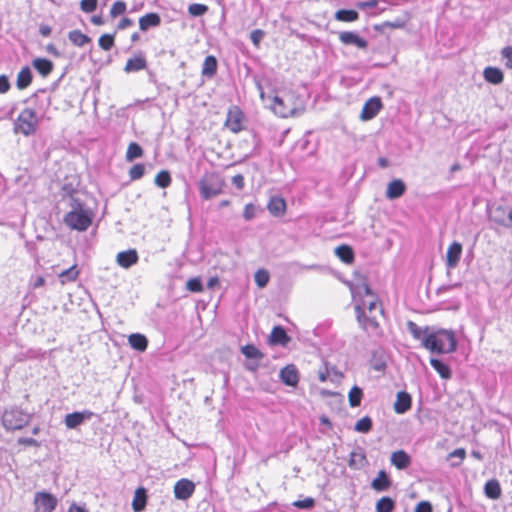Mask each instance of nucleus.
<instances>
[{
    "label": "nucleus",
    "mask_w": 512,
    "mask_h": 512,
    "mask_svg": "<svg viewBox=\"0 0 512 512\" xmlns=\"http://www.w3.org/2000/svg\"><path fill=\"white\" fill-rule=\"evenodd\" d=\"M350 290L355 301L354 309L359 325L372 335H381L379 318L383 316V308L378 296L365 280L351 285Z\"/></svg>",
    "instance_id": "obj_1"
},
{
    "label": "nucleus",
    "mask_w": 512,
    "mask_h": 512,
    "mask_svg": "<svg viewBox=\"0 0 512 512\" xmlns=\"http://www.w3.org/2000/svg\"><path fill=\"white\" fill-rule=\"evenodd\" d=\"M407 327L412 337L431 353L450 354L457 350L456 333L451 329L421 328L412 321L407 323Z\"/></svg>",
    "instance_id": "obj_2"
},
{
    "label": "nucleus",
    "mask_w": 512,
    "mask_h": 512,
    "mask_svg": "<svg viewBox=\"0 0 512 512\" xmlns=\"http://www.w3.org/2000/svg\"><path fill=\"white\" fill-rule=\"evenodd\" d=\"M271 110L282 118L293 117L305 110V101L292 87H281L274 91Z\"/></svg>",
    "instance_id": "obj_3"
},
{
    "label": "nucleus",
    "mask_w": 512,
    "mask_h": 512,
    "mask_svg": "<svg viewBox=\"0 0 512 512\" xmlns=\"http://www.w3.org/2000/svg\"><path fill=\"white\" fill-rule=\"evenodd\" d=\"M94 214L78 199H72L71 210L63 217L64 224L71 230L86 231L93 222Z\"/></svg>",
    "instance_id": "obj_4"
},
{
    "label": "nucleus",
    "mask_w": 512,
    "mask_h": 512,
    "mask_svg": "<svg viewBox=\"0 0 512 512\" xmlns=\"http://www.w3.org/2000/svg\"><path fill=\"white\" fill-rule=\"evenodd\" d=\"M38 125L39 119L36 111L31 107H26L20 111L15 119L13 131L15 134L28 137L36 133Z\"/></svg>",
    "instance_id": "obj_5"
},
{
    "label": "nucleus",
    "mask_w": 512,
    "mask_h": 512,
    "mask_svg": "<svg viewBox=\"0 0 512 512\" xmlns=\"http://www.w3.org/2000/svg\"><path fill=\"white\" fill-rule=\"evenodd\" d=\"M225 186V179L216 172L205 173L199 182L200 194L205 200L221 194Z\"/></svg>",
    "instance_id": "obj_6"
},
{
    "label": "nucleus",
    "mask_w": 512,
    "mask_h": 512,
    "mask_svg": "<svg viewBox=\"0 0 512 512\" xmlns=\"http://www.w3.org/2000/svg\"><path fill=\"white\" fill-rule=\"evenodd\" d=\"M31 415L19 407L6 409L2 416L3 426L7 430H20L29 424Z\"/></svg>",
    "instance_id": "obj_7"
},
{
    "label": "nucleus",
    "mask_w": 512,
    "mask_h": 512,
    "mask_svg": "<svg viewBox=\"0 0 512 512\" xmlns=\"http://www.w3.org/2000/svg\"><path fill=\"white\" fill-rule=\"evenodd\" d=\"M247 117L243 110L237 106L232 105L228 108L224 127L230 132L237 134L246 129Z\"/></svg>",
    "instance_id": "obj_8"
},
{
    "label": "nucleus",
    "mask_w": 512,
    "mask_h": 512,
    "mask_svg": "<svg viewBox=\"0 0 512 512\" xmlns=\"http://www.w3.org/2000/svg\"><path fill=\"white\" fill-rule=\"evenodd\" d=\"M57 498L49 492H37L34 496V512H53Z\"/></svg>",
    "instance_id": "obj_9"
},
{
    "label": "nucleus",
    "mask_w": 512,
    "mask_h": 512,
    "mask_svg": "<svg viewBox=\"0 0 512 512\" xmlns=\"http://www.w3.org/2000/svg\"><path fill=\"white\" fill-rule=\"evenodd\" d=\"M173 491L176 499L187 500L193 495L195 484L189 479L182 478L175 483Z\"/></svg>",
    "instance_id": "obj_10"
},
{
    "label": "nucleus",
    "mask_w": 512,
    "mask_h": 512,
    "mask_svg": "<svg viewBox=\"0 0 512 512\" xmlns=\"http://www.w3.org/2000/svg\"><path fill=\"white\" fill-rule=\"evenodd\" d=\"M491 219L498 225L512 228V208L497 206L491 213Z\"/></svg>",
    "instance_id": "obj_11"
},
{
    "label": "nucleus",
    "mask_w": 512,
    "mask_h": 512,
    "mask_svg": "<svg viewBox=\"0 0 512 512\" xmlns=\"http://www.w3.org/2000/svg\"><path fill=\"white\" fill-rule=\"evenodd\" d=\"M382 109V102L379 97H372L366 101L361 111L362 120L373 119Z\"/></svg>",
    "instance_id": "obj_12"
},
{
    "label": "nucleus",
    "mask_w": 512,
    "mask_h": 512,
    "mask_svg": "<svg viewBox=\"0 0 512 512\" xmlns=\"http://www.w3.org/2000/svg\"><path fill=\"white\" fill-rule=\"evenodd\" d=\"M339 40L343 45H354L359 49H366L368 42L352 31H343L339 33Z\"/></svg>",
    "instance_id": "obj_13"
},
{
    "label": "nucleus",
    "mask_w": 512,
    "mask_h": 512,
    "mask_svg": "<svg viewBox=\"0 0 512 512\" xmlns=\"http://www.w3.org/2000/svg\"><path fill=\"white\" fill-rule=\"evenodd\" d=\"M281 381L291 387H296L299 382V372L295 365L289 364L280 370Z\"/></svg>",
    "instance_id": "obj_14"
},
{
    "label": "nucleus",
    "mask_w": 512,
    "mask_h": 512,
    "mask_svg": "<svg viewBox=\"0 0 512 512\" xmlns=\"http://www.w3.org/2000/svg\"><path fill=\"white\" fill-rule=\"evenodd\" d=\"M462 255V245L459 242H453L449 245L446 252V265L450 269L457 267Z\"/></svg>",
    "instance_id": "obj_15"
},
{
    "label": "nucleus",
    "mask_w": 512,
    "mask_h": 512,
    "mask_svg": "<svg viewBox=\"0 0 512 512\" xmlns=\"http://www.w3.org/2000/svg\"><path fill=\"white\" fill-rule=\"evenodd\" d=\"M139 260L138 253L135 249H129L126 251H121L116 256L117 264L125 269L130 268L135 265Z\"/></svg>",
    "instance_id": "obj_16"
},
{
    "label": "nucleus",
    "mask_w": 512,
    "mask_h": 512,
    "mask_svg": "<svg viewBox=\"0 0 512 512\" xmlns=\"http://www.w3.org/2000/svg\"><path fill=\"white\" fill-rule=\"evenodd\" d=\"M93 416L91 411L73 412L65 416L64 422L67 428L74 429L81 425L85 420Z\"/></svg>",
    "instance_id": "obj_17"
},
{
    "label": "nucleus",
    "mask_w": 512,
    "mask_h": 512,
    "mask_svg": "<svg viewBox=\"0 0 512 512\" xmlns=\"http://www.w3.org/2000/svg\"><path fill=\"white\" fill-rule=\"evenodd\" d=\"M269 213L275 217L284 216L287 210V204L283 197L273 196L267 203Z\"/></svg>",
    "instance_id": "obj_18"
},
{
    "label": "nucleus",
    "mask_w": 512,
    "mask_h": 512,
    "mask_svg": "<svg viewBox=\"0 0 512 512\" xmlns=\"http://www.w3.org/2000/svg\"><path fill=\"white\" fill-rule=\"evenodd\" d=\"M147 61L142 53H138L126 61L124 71L126 73L138 72L146 69Z\"/></svg>",
    "instance_id": "obj_19"
},
{
    "label": "nucleus",
    "mask_w": 512,
    "mask_h": 512,
    "mask_svg": "<svg viewBox=\"0 0 512 512\" xmlns=\"http://www.w3.org/2000/svg\"><path fill=\"white\" fill-rule=\"evenodd\" d=\"M391 464L399 470H404L411 465V457L404 450H397L391 454Z\"/></svg>",
    "instance_id": "obj_20"
},
{
    "label": "nucleus",
    "mask_w": 512,
    "mask_h": 512,
    "mask_svg": "<svg viewBox=\"0 0 512 512\" xmlns=\"http://www.w3.org/2000/svg\"><path fill=\"white\" fill-rule=\"evenodd\" d=\"M291 338L287 335L285 329L281 326H275L269 336V343L271 345L286 346Z\"/></svg>",
    "instance_id": "obj_21"
},
{
    "label": "nucleus",
    "mask_w": 512,
    "mask_h": 512,
    "mask_svg": "<svg viewBox=\"0 0 512 512\" xmlns=\"http://www.w3.org/2000/svg\"><path fill=\"white\" fill-rule=\"evenodd\" d=\"M391 479L384 470H380L372 480L371 487L377 492L387 491L391 487Z\"/></svg>",
    "instance_id": "obj_22"
},
{
    "label": "nucleus",
    "mask_w": 512,
    "mask_h": 512,
    "mask_svg": "<svg viewBox=\"0 0 512 512\" xmlns=\"http://www.w3.org/2000/svg\"><path fill=\"white\" fill-rule=\"evenodd\" d=\"M411 396L404 391L398 392L394 403V410L398 414H403L411 408Z\"/></svg>",
    "instance_id": "obj_23"
},
{
    "label": "nucleus",
    "mask_w": 512,
    "mask_h": 512,
    "mask_svg": "<svg viewBox=\"0 0 512 512\" xmlns=\"http://www.w3.org/2000/svg\"><path fill=\"white\" fill-rule=\"evenodd\" d=\"M406 190V186L400 179L392 180L386 189V197L388 199H397L401 197Z\"/></svg>",
    "instance_id": "obj_24"
},
{
    "label": "nucleus",
    "mask_w": 512,
    "mask_h": 512,
    "mask_svg": "<svg viewBox=\"0 0 512 512\" xmlns=\"http://www.w3.org/2000/svg\"><path fill=\"white\" fill-rule=\"evenodd\" d=\"M161 23V17L158 13L151 12L139 18V29L146 31L151 27H157Z\"/></svg>",
    "instance_id": "obj_25"
},
{
    "label": "nucleus",
    "mask_w": 512,
    "mask_h": 512,
    "mask_svg": "<svg viewBox=\"0 0 512 512\" xmlns=\"http://www.w3.org/2000/svg\"><path fill=\"white\" fill-rule=\"evenodd\" d=\"M147 504V492L144 487H139L135 490L133 500H132V509L134 512H141L145 509Z\"/></svg>",
    "instance_id": "obj_26"
},
{
    "label": "nucleus",
    "mask_w": 512,
    "mask_h": 512,
    "mask_svg": "<svg viewBox=\"0 0 512 512\" xmlns=\"http://www.w3.org/2000/svg\"><path fill=\"white\" fill-rule=\"evenodd\" d=\"M484 79L491 84L497 85L503 82L504 74L501 69L497 67H486L483 71Z\"/></svg>",
    "instance_id": "obj_27"
},
{
    "label": "nucleus",
    "mask_w": 512,
    "mask_h": 512,
    "mask_svg": "<svg viewBox=\"0 0 512 512\" xmlns=\"http://www.w3.org/2000/svg\"><path fill=\"white\" fill-rule=\"evenodd\" d=\"M129 345L136 351L144 352L148 347V339L140 333H133L128 337Z\"/></svg>",
    "instance_id": "obj_28"
},
{
    "label": "nucleus",
    "mask_w": 512,
    "mask_h": 512,
    "mask_svg": "<svg viewBox=\"0 0 512 512\" xmlns=\"http://www.w3.org/2000/svg\"><path fill=\"white\" fill-rule=\"evenodd\" d=\"M32 64L37 72L43 77L48 76L54 68L52 61L47 58H36L33 60Z\"/></svg>",
    "instance_id": "obj_29"
},
{
    "label": "nucleus",
    "mask_w": 512,
    "mask_h": 512,
    "mask_svg": "<svg viewBox=\"0 0 512 512\" xmlns=\"http://www.w3.org/2000/svg\"><path fill=\"white\" fill-rule=\"evenodd\" d=\"M68 39L76 47H83L92 41V39L87 34H84L78 29L70 31L68 33Z\"/></svg>",
    "instance_id": "obj_30"
},
{
    "label": "nucleus",
    "mask_w": 512,
    "mask_h": 512,
    "mask_svg": "<svg viewBox=\"0 0 512 512\" xmlns=\"http://www.w3.org/2000/svg\"><path fill=\"white\" fill-rule=\"evenodd\" d=\"M336 256L346 264H352L354 261V251L346 244L340 245L335 249Z\"/></svg>",
    "instance_id": "obj_31"
},
{
    "label": "nucleus",
    "mask_w": 512,
    "mask_h": 512,
    "mask_svg": "<svg viewBox=\"0 0 512 512\" xmlns=\"http://www.w3.org/2000/svg\"><path fill=\"white\" fill-rule=\"evenodd\" d=\"M218 62L215 56L209 55L204 59L202 64V75L206 77H213L217 72Z\"/></svg>",
    "instance_id": "obj_32"
},
{
    "label": "nucleus",
    "mask_w": 512,
    "mask_h": 512,
    "mask_svg": "<svg viewBox=\"0 0 512 512\" xmlns=\"http://www.w3.org/2000/svg\"><path fill=\"white\" fill-rule=\"evenodd\" d=\"M80 271L77 268V265L74 264L70 268L63 270L59 275V281L62 285H65L70 282H75L79 277Z\"/></svg>",
    "instance_id": "obj_33"
},
{
    "label": "nucleus",
    "mask_w": 512,
    "mask_h": 512,
    "mask_svg": "<svg viewBox=\"0 0 512 512\" xmlns=\"http://www.w3.org/2000/svg\"><path fill=\"white\" fill-rule=\"evenodd\" d=\"M430 365L434 368V370L439 374L442 379H450L452 376V371L450 367L437 358L430 359Z\"/></svg>",
    "instance_id": "obj_34"
},
{
    "label": "nucleus",
    "mask_w": 512,
    "mask_h": 512,
    "mask_svg": "<svg viewBox=\"0 0 512 512\" xmlns=\"http://www.w3.org/2000/svg\"><path fill=\"white\" fill-rule=\"evenodd\" d=\"M334 18L340 22L350 23L357 21L359 19V14L353 9H341L336 11Z\"/></svg>",
    "instance_id": "obj_35"
},
{
    "label": "nucleus",
    "mask_w": 512,
    "mask_h": 512,
    "mask_svg": "<svg viewBox=\"0 0 512 512\" xmlns=\"http://www.w3.org/2000/svg\"><path fill=\"white\" fill-rule=\"evenodd\" d=\"M484 490L486 496L493 500L498 499L502 492L499 482L495 479L486 482Z\"/></svg>",
    "instance_id": "obj_36"
},
{
    "label": "nucleus",
    "mask_w": 512,
    "mask_h": 512,
    "mask_svg": "<svg viewBox=\"0 0 512 512\" xmlns=\"http://www.w3.org/2000/svg\"><path fill=\"white\" fill-rule=\"evenodd\" d=\"M32 82V74L28 67L22 68L17 74V87L22 90L27 88Z\"/></svg>",
    "instance_id": "obj_37"
},
{
    "label": "nucleus",
    "mask_w": 512,
    "mask_h": 512,
    "mask_svg": "<svg viewBox=\"0 0 512 512\" xmlns=\"http://www.w3.org/2000/svg\"><path fill=\"white\" fill-rule=\"evenodd\" d=\"M143 153V149L138 143L131 142L127 147L125 158L128 162H132L134 159L142 157Z\"/></svg>",
    "instance_id": "obj_38"
},
{
    "label": "nucleus",
    "mask_w": 512,
    "mask_h": 512,
    "mask_svg": "<svg viewBox=\"0 0 512 512\" xmlns=\"http://www.w3.org/2000/svg\"><path fill=\"white\" fill-rule=\"evenodd\" d=\"M376 512H392L395 508V502L392 498L384 496L376 502Z\"/></svg>",
    "instance_id": "obj_39"
},
{
    "label": "nucleus",
    "mask_w": 512,
    "mask_h": 512,
    "mask_svg": "<svg viewBox=\"0 0 512 512\" xmlns=\"http://www.w3.org/2000/svg\"><path fill=\"white\" fill-rule=\"evenodd\" d=\"M363 398L362 389L358 386H353L348 393V401L351 407H358Z\"/></svg>",
    "instance_id": "obj_40"
},
{
    "label": "nucleus",
    "mask_w": 512,
    "mask_h": 512,
    "mask_svg": "<svg viewBox=\"0 0 512 512\" xmlns=\"http://www.w3.org/2000/svg\"><path fill=\"white\" fill-rule=\"evenodd\" d=\"M242 354L249 359H262L264 354L253 344H247L241 348Z\"/></svg>",
    "instance_id": "obj_41"
},
{
    "label": "nucleus",
    "mask_w": 512,
    "mask_h": 512,
    "mask_svg": "<svg viewBox=\"0 0 512 512\" xmlns=\"http://www.w3.org/2000/svg\"><path fill=\"white\" fill-rule=\"evenodd\" d=\"M171 175L167 170L158 172L155 176V184L160 188H167L171 185Z\"/></svg>",
    "instance_id": "obj_42"
},
{
    "label": "nucleus",
    "mask_w": 512,
    "mask_h": 512,
    "mask_svg": "<svg viewBox=\"0 0 512 512\" xmlns=\"http://www.w3.org/2000/svg\"><path fill=\"white\" fill-rule=\"evenodd\" d=\"M99 47L104 51H109L115 45L114 34H103L98 39Z\"/></svg>",
    "instance_id": "obj_43"
},
{
    "label": "nucleus",
    "mask_w": 512,
    "mask_h": 512,
    "mask_svg": "<svg viewBox=\"0 0 512 512\" xmlns=\"http://www.w3.org/2000/svg\"><path fill=\"white\" fill-rule=\"evenodd\" d=\"M354 429L360 433H368L372 429V419L369 416L362 417L356 422Z\"/></svg>",
    "instance_id": "obj_44"
},
{
    "label": "nucleus",
    "mask_w": 512,
    "mask_h": 512,
    "mask_svg": "<svg viewBox=\"0 0 512 512\" xmlns=\"http://www.w3.org/2000/svg\"><path fill=\"white\" fill-rule=\"evenodd\" d=\"M129 178L132 181L139 180L145 174V165L143 163H137L129 169Z\"/></svg>",
    "instance_id": "obj_45"
},
{
    "label": "nucleus",
    "mask_w": 512,
    "mask_h": 512,
    "mask_svg": "<svg viewBox=\"0 0 512 512\" xmlns=\"http://www.w3.org/2000/svg\"><path fill=\"white\" fill-rule=\"evenodd\" d=\"M126 9H127L126 3L124 1L119 0L112 4L109 13L112 18H116V17L124 14L126 12Z\"/></svg>",
    "instance_id": "obj_46"
},
{
    "label": "nucleus",
    "mask_w": 512,
    "mask_h": 512,
    "mask_svg": "<svg viewBox=\"0 0 512 512\" xmlns=\"http://www.w3.org/2000/svg\"><path fill=\"white\" fill-rule=\"evenodd\" d=\"M254 279L259 288H264L268 284L270 276L268 271L260 269L255 273Z\"/></svg>",
    "instance_id": "obj_47"
},
{
    "label": "nucleus",
    "mask_w": 512,
    "mask_h": 512,
    "mask_svg": "<svg viewBox=\"0 0 512 512\" xmlns=\"http://www.w3.org/2000/svg\"><path fill=\"white\" fill-rule=\"evenodd\" d=\"M208 11V6L201 3H193L188 6V13L191 16H202Z\"/></svg>",
    "instance_id": "obj_48"
},
{
    "label": "nucleus",
    "mask_w": 512,
    "mask_h": 512,
    "mask_svg": "<svg viewBox=\"0 0 512 512\" xmlns=\"http://www.w3.org/2000/svg\"><path fill=\"white\" fill-rule=\"evenodd\" d=\"M98 0H81L80 9L84 13H92L96 10Z\"/></svg>",
    "instance_id": "obj_49"
},
{
    "label": "nucleus",
    "mask_w": 512,
    "mask_h": 512,
    "mask_svg": "<svg viewBox=\"0 0 512 512\" xmlns=\"http://www.w3.org/2000/svg\"><path fill=\"white\" fill-rule=\"evenodd\" d=\"M292 505L298 509H311L315 506V500L312 497H307L303 500H296Z\"/></svg>",
    "instance_id": "obj_50"
},
{
    "label": "nucleus",
    "mask_w": 512,
    "mask_h": 512,
    "mask_svg": "<svg viewBox=\"0 0 512 512\" xmlns=\"http://www.w3.org/2000/svg\"><path fill=\"white\" fill-rule=\"evenodd\" d=\"M186 288L191 292L200 293L203 291V286L199 278H191L186 283Z\"/></svg>",
    "instance_id": "obj_51"
},
{
    "label": "nucleus",
    "mask_w": 512,
    "mask_h": 512,
    "mask_svg": "<svg viewBox=\"0 0 512 512\" xmlns=\"http://www.w3.org/2000/svg\"><path fill=\"white\" fill-rule=\"evenodd\" d=\"M257 212V208L254 204L249 203L246 204L243 209V217L246 221H250L255 218Z\"/></svg>",
    "instance_id": "obj_52"
},
{
    "label": "nucleus",
    "mask_w": 512,
    "mask_h": 512,
    "mask_svg": "<svg viewBox=\"0 0 512 512\" xmlns=\"http://www.w3.org/2000/svg\"><path fill=\"white\" fill-rule=\"evenodd\" d=\"M265 33L261 29L253 30L250 34V39L255 47H259L260 42L262 41Z\"/></svg>",
    "instance_id": "obj_53"
},
{
    "label": "nucleus",
    "mask_w": 512,
    "mask_h": 512,
    "mask_svg": "<svg viewBox=\"0 0 512 512\" xmlns=\"http://www.w3.org/2000/svg\"><path fill=\"white\" fill-rule=\"evenodd\" d=\"M501 55L506 59L505 66L512 68V46H506L501 50Z\"/></svg>",
    "instance_id": "obj_54"
},
{
    "label": "nucleus",
    "mask_w": 512,
    "mask_h": 512,
    "mask_svg": "<svg viewBox=\"0 0 512 512\" xmlns=\"http://www.w3.org/2000/svg\"><path fill=\"white\" fill-rule=\"evenodd\" d=\"M18 444L24 447H39L40 443L34 438L21 437L18 439Z\"/></svg>",
    "instance_id": "obj_55"
},
{
    "label": "nucleus",
    "mask_w": 512,
    "mask_h": 512,
    "mask_svg": "<svg viewBox=\"0 0 512 512\" xmlns=\"http://www.w3.org/2000/svg\"><path fill=\"white\" fill-rule=\"evenodd\" d=\"M231 182L238 190H242L245 187V178L242 174L234 175Z\"/></svg>",
    "instance_id": "obj_56"
},
{
    "label": "nucleus",
    "mask_w": 512,
    "mask_h": 512,
    "mask_svg": "<svg viewBox=\"0 0 512 512\" xmlns=\"http://www.w3.org/2000/svg\"><path fill=\"white\" fill-rule=\"evenodd\" d=\"M11 88L10 82L6 75H0V94L7 93Z\"/></svg>",
    "instance_id": "obj_57"
},
{
    "label": "nucleus",
    "mask_w": 512,
    "mask_h": 512,
    "mask_svg": "<svg viewBox=\"0 0 512 512\" xmlns=\"http://www.w3.org/2000/svg\"><path fill=\"white\" fill-rule=\"evenodd\" d=\"M449 458H453V457H457L459 459V463H457L456 465H459L460 463H462V461L465 459L466 457V451L464 448H458V449H455L454 451H452L449 455H448Z\"/></svg>",
    "instance_id": "obj_58"
},
{
    "label": "nucleus",
    "mask_w": 512,
    "mask_h": 512,
    "mask_svg": "<svg viewBox=\"0 0 512 512\" xmlns=\"http://www.w3.org/2000/svg\"><path fill=\"white\" fill-rule=\"evenodd\" d=\"M415 512H432V506L428 501H421L417 504Z\"/></svg>",
    "instance_id": "obj_59"
},
{
    "label": "nucleus",
    "mask_w": 512,
    "mask_h": 512,
    "mask_svg": "<svg viewBox=\"0 0 512 512\" xmlns=\"http://www.w3.org/2000/svg\"><path fill=\"white\" fill-rule=\"evenodd\" d=\"M378 0H368L357 3V7L360 9L375 8L378 5Z\"/></svg>",
    "instance_id": "obj_60"
},
{
    "label": "nucleus",
    "mask_w": 512,
    "mask_h": 512,
    "mask_svg": "<svg viewBox=\"0 0 512 512\" xmlns=\"http://www.w3.org/2000/svg\"><path fill=\"white\" fill-rule=\"evenodd\" d=\"M132 25H133V20H132V19H130V18H128V17H123V18L119 21V23H118V25H117V28H118L119 30H124V29H127V28L131 27Z\"/></svg>",
    "instance_id": "obj_61"
},
{
    "label": "nucleus",
    "mask_w": 512,
    "mask_h": 512,
    "mask_svg": "<svg viewBox=\"0 0 512 512\" xmlns=\"http://www.w3.org/2000/svg\"><path fill=\"white\" fill-rule=\"evenodd\" d=\"M383 26L391 28V29H398V28H403L405 26V23L400 20H397L395 22L386 21L383 23Z\"/></svg>",
    "instance_id": "obj_62"
},
{
    "label": "nucleus",
    "mask_w": 512,
    "mask_h": 512,
    "mask_svg": "<svg viewBox=\"0 0 512 512\" xmlns=\"http://www.w3.org/2000/svg\"><path fill=\"white\" fill-rule=\"evenodd\" d=\"M45 278L43 276H37L31 283L33 289L40 288L44 286Z\"/></svg>",
    "instance_id": "obj_63"
},
{
    "label": "nucleus",
    "mask_w": 512,
    "mask_h": 512,
    "mask_svg": "<svg viewBox=\"0 0 512 512\" xmlns=\"http://www.w3.org/2000/svg\"><path fill=\"white\" fill-rule=\"evenodd\" d=\"M39 32L43 37H47L51 34V27L45 24L40 25Z\"/></svg>",
    "instance_id": "obj_64"
}]
</instances>
